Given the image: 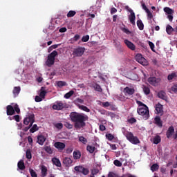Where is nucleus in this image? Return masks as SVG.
I'll return each instance as SVG.
<instances>
[{"instance_id":"1","label":"nucleus","mask_w":177,"mask_h":177,"mask_svg":"<svg viewBox=\"0 0 177 177\" xmlns=\"http://www.w3.org/2000/svg\"><path fill=\"white\" fill-rule=\"evenodd\" d=\"M70 118L73 122H74V127L76 129H82L86 126L85 122L88 121V115L84 113H80L77 112H72L70 114Z\"/></svg>"},{"instance_id":"2","label":"nucleus","mask_w":177,"mask_h":177,"mask_svg":"<svg viewBox=\"0 0 177 177\" xmlns=\"http://www.w3.org/2000/svg\"><path fill=\"white\" fill-rule=\"evenodd\" d=\"M136 103L138 105V108H137V113L141 115L144 120H148L150 116L149 107L138 100L136 101Z\"/></svg>"},{"instance_id":"3","label":"nucleus","mask_w":177,"mask_h":177,"mask_svg":"<svg viewBox=\"0 0 177 177\" xmlns=\"http://www.w3.org/2000/svg\"><path fill=\"white\" fill-rule=\"evenodd\" d=\"M58 56V52L57 50H53L52 53L48 55L47 59L45 62V65L50 68L55 64V58Z\"/></svg>"},{"instance_id":"4","label":"nucleus","mask_w":177,"mask_h":177,"mask_svg":"<svg viewBox=\"0 0 177 177\" xmlns=\"http://www.w3.org/2000/svg\"><path fill=\"white\" fill-rule=\"evenodd\" d=\"M127 138V140L133 145H139L140 140L137 136H134L133 133L127 131L124 133Z\"/></svg>"},{"instance_id":"5","label":"nucleus","mask_w":177,"mask_h":177,"mask_svg":"<svg viewBox=\"0 0 177 177\" xmlns=\"http://www.w3.org/2000/svg\"><path fill=\"white\" fill-rule=\"evenodd\" d=\"M85 53V48L82 46H78L73 50V56L74 57H81Z\"/></svg>"},{"instance_id":"6","label":"nucleus","mask_w":177,"mask_h":177,"mask_svg":"<svg viewBox=\"0 0 177 177\" xmlns=\"http://www.w3.org/2000/svg\"><path fill=\"white\" fill-rule=\"evenodd\" d=\"M35 117L33 113H29L26 115V118L24 119V124L32 127L33 123L35 122Z\"/></svg>"},{"instance_id":"7","label":"nucleus","mask_w":177,"mask_h":177,"mask_svg":"<svg viewBox=\"0 0 177 177\" xmlns=\"http://www.w3.org/2000/svg\"><path fill=\"white\" fill-rule=\"evenodd\" d=\"M74 170L76 172L82 174H83L84 176H88V174H89L88 169L84 167L82 165L75 166L74 167Z\"/></svg>"},{"instance_id":"8","label":"nucleus","mask_w":177,"mask_h":177,"mask_svg":"<svg viewBox=\"0 0 177 177\" xmlns=\"http://www.w3.org/2000/svg\"><path fill=\"white\" fill-rule=\"evenodd\" d=\"M136 61L138 62V64H141L142 66H147L148 62L147 59L142 57L141 54H137L136 55Z\"/></svg>"},{"instance_id":"9","label":"nucleus","mask_w":177,"mask_h":177,"mask_svg":"<svg viewBox=\"0 0 177 177\" xmlns=\"http://www.w3.org/2000/svg\"><path fill=\"white\" fill-rule=\"evenodd\" d=\"M147 82L151 86H158L159 83L161 82V79L157 78L156 77H149L147 79Z\"/></svg>"},{"instance_id":"10","label":"nucleus","mask_w":177,"mask_h":177,"mask_svg":"<svg viewBox=\"0 0 177 177\" xmlns=\"http://www.w3.org/2000/svg\"><path fill=\"white\" fill-rule=\"evenodd\" d=\"M135 88L131 87H125L123 90V93H124L125 96H131L135 94Z\"/></svg>"},{"instance_id":"11","label":"nucleus","mask_w":177,"mask_h":177,"mask_svg":"<svg viewBox=\"0 0 177 177\" xmlns=\"http://www.w3.org/2000/svg\"><path fill=\"white\" fill-rule=\"evenodd\" d=\"M73 162V160L68 157H65L63 158L62 164L64 165L66 167H70L72 166Z\"/></svg>"},{"instance_id":"12","label":"nucleus","mask_w":177,"mask_h":177,"mask_svg":"<svg viewBox=\"0 0 177 177\" xmlns=\"http://www.w3.org/2000/svg\"><path fill=\"white\" fill-rule=\"evenodd\" d=\"M65 108V104L62 102H57L53 106V109L54 110H63Z\"/></svg>"},{"instance_id":"13","label":"nucleus","mask_w":177,"mask_h":177,"mask_svg":"<svg viewBox=\"0 0 177 177\" xmlns=\"http://www.w3.org/2000/svg\"><path fill=\"white\" fill-rule=\"evenodd\" d=\"M128 10L130 12V15L129 16L130 23H131V24H133V26H135L136 25V21H135L136 15L132 9L129 8Z\"/></svg>"},{"instance_id":"14","label":"nucleus","mask_w":177,"mask_h":177,"mask_svg":"<svg viewBox=\"0 0 177 177\" xmlns=\"http://www.w3.org/2000/svg\"><path fill=\"white\" fill-rule=\"evenodd\" d=\"M124 44L128 47V48L130 49L131 51H135L136 50V46L134 45L133 43H132L129 40L125 39L124 40Z\"/></svg>"},{"instance_id":"15","label":"nucleus","mask_w":177,"mask_h":177,"mask_svg":"<svg viewBox=\"0 0 177 177\" xmlns=\"http://www.w3.org/2000/svg\"><path fill=\"white\" fill-rule=\"evenodd\" d=\"M156 113L160 115H163V106L160 104H158L156 105Z\"/></svg>"},{"instance_id":"16","label":"nucleus","mask_w":177,"mask_h":177,"mask_svg":"<svg viewBox=\"0 0 177 177\" xmlns=\"http://www.w3.org/2000/svg\"><path fill=\"white\" fill-rule=\"evenodd\" d=\"M174 132H175L174 127L173 126L169 127L166 132L167 138H171Z\"/></svg>"},{"instance_id":"17","label":"nucleus","mask_w":177,"mask_h":177,"mask_svg":"<svg viewBox=\"0 0 177 177\" xmlns=\"http://www.w3.org/2000/svg\"><path fill=\"white\" fill-rule=\"evenodd\" d=\"M6 109H7L6 113L8 115H13L15 114V111L12 106L11 105L7 106Z\"/></svg>"},{"instance_id":"18","label":"nucleus","mask_w":177,"mask_h":177,"mask_svg":"<svg viewBox=\"0 0 177 177\" xmlns=\"http://www.w3.org/2000/svg\"><path fill=\"white\" fill-rule=\"evenodd\" d=\"M41 177H46L48 175V169L45 165H41Z\"/></svg>"},{"instance_id":"19","label":"nucleus","mask_w":177,"mask_h":177,"mask_svg":"<svg viewBox=\"0 0 177 177\" xmlns=\"http://www.w3.org/2000/svg\"><path fill=\"white\" fill-rule=\"evenodd\" d=\"M46 140V138L43 135H40L37 136V143L40 145V146H43Z\"/></svg>"},{"instance_id":"20","label":"nucleus","mask_w":177,"mask_h":177,"mask_svg":"<svg viewBox=\"0 0 177 177\" xmlns=\"http://www.w3.org/2000/svg\"><path fill=\"white\" fill-rule=\"evenodd\" d=\"M54 147L56 149H59L60 150H63L66 147V145L64 142H56L54 144Z\"/></svg>"},{"instance_id":"21","label":"nucleus","mask_w":177,"mask_h":177,"mask_svg":"<svg viewBox=\"0 0 177 177\" xmlns=\"http://www.w3.org/2000/svg\"><path fill=\"white\" fill-rule=\"evenodd\" d=\"M154 123L158 126L160 128H162V126H163V124H162V121L161 120V118L159 116H156L155 118H154Z\"/></svg>"},{"instance_id":"22","label":"nucleus","mask_w":177,"mask_h":177,"mask_svg":"<svg viewBox=\"0 0 177 177\" xmlns=\"http://www.w3.org/2000/svg\"><path fill=\"white\" fill-rule=\"evenodd\" d=\"M52 162L54 165H55L57 167H62V162L60 160L57 158H52Z\"/></svg>"},{"instance_id":"23","label":"nucleus","mask_w":177,"mask_h":177,"mask_svg":"<svg viewBox=\"0 0 177 177\" xmlns=\"http://www.w3.org/2000/svg\"><path fill=\"white\" fill-rule=\"evenodd\" d=\"M47 94V91H46V88L45 87H41L40 88V93L39 94V96L42 98L44 99L46 95Z\"/></svg>"},{"instance_id":"24","label":"nucleus","mask_w":177,"mask_h":177,"mask_svg":"<svg viewBox=\"0 0 177 177\" xmlns=\"http://www.w3.org/2000/svg\"><path fill=\"white\" fill-rule=\"evenodd\" d=\"M166 32L168 35H171L173 32H176V29L174 28L171 26L167 25L166 27Z\"/></svg>"},{"instance_id":"25","label":"nucleus","mask_w":177,"mask_h":177,"mask_svg":"<svg viewBox=\"0 0 177 177\" xmlns=\"http://www.w3.org/2000/svg\"><path fill=\"white\" fill-rule=\"evenodd\" d=\"M18 169L24 171L26 169V165L24 164V160H21L17 165Z\"/></svg>"},{"instance_id":"26","label":"nucleus","mask_w":177,"mask_h":177,"mask_svg":"<svg viewBox=\"0 0 177 177\" xmlns=\"http://www.w3.org/2000/svg\"><path fill=\"white\" fill-rule=\"evenodd\" d=\"M56 84L59 88H62L63 86H68L67 82L66 81L62 80L57 81Z\"/></svg>"},{"instance_id":"27","label":"nucleus","mask_w":177,"mask_h":177,"mask_svg":"<svg viewBox=\"0 0 177 177\" xmlns=\"http://www.w3.org/2000/svg\"><path fill=\"white\" fill-rule=\"evenodd\" d=\"M158 97L163 100H167V94L165 91H159V93H158Z\"/></svg>"},{"instance_id":"28","label":"nucleus","mask_w":177,"mask_h":177,"mask_svg":"<svg viewBox=\"0 0 177 177\" xmlns=\"http://www.w3.org/2000/svg\"><path fill=\"white\" fill-rule=\"evenodd\" d=\"M73 158L75 160H80L81 158V152L80 151H73Z\"/></svg>"},{"instance_id":"29","label":"nucleus","mask_w":177,"mask_h":177,"mask_svg":"<svg viewBox=\"0 0 177 177\" xmlns=\"http://www.w3.org/2000/svg\"><path fill=\"white\" fill-rule=\"evenodd\" d=\"M164 12L167 14V15H174V10H172L171 8H168V7H165L164 8Z\"/></svg>"},{"instance_id":"30","label":"nucleus","mask_w":177,"mask_h":177,"mask_svg":"<svg viewBox=\"0 0 177 177\" xmlns=\"http://www.w3.org/2000/svg\"><path fill=\"white\" fill-rule=\"evenodd\" d=\"M142 91H143L144 93L147 95H149L151 93V90H150L149 87H147V86H146V85H142Z\"/></svg>"},{"instance_id":"31","label":"nucleus","mask_w":177,"mask_h":177,"mask_svg":"<svg viewBox=\"0 0 177 177\" xmlns=\"http://www.w3.org/2000/svg\"><path fill=\"white\" fill-rule=\"evenodd\" d=\"M75 94V91L73 90H71L68 93H66L64 95V98L70 99Z\"/></svg>"},{"instance_id":"32","label":"nucleus","mask_w":177,"mask_h":177,"mask_svg":"<svg viewBox=\"0 0 177 177\" xmlns=\"http://www.w3.org/2000/svg\"><path fill=\"white\" fill-rule=\"evenodd\" d=\"M20 91H21V87L19 86L15 87L13 90L14 97H16L19 94Z\"/></svg>"},{"instance_id":"33","label":"nucleus","mask_w":177,"mask_h":177,"mask_svg":"<svg viewBox=\"0 0 177 177\" xmlns=\"http://www.w3.org/2000/svg\"><path fill=\"white\" fill-rule=\"evenodd\" d=\"M161 142V137L158 135L156 136L153 138V144L154 145H158Z\"/></svg>"},{"instance_id":"34","label":"nucleus","mask_w":177,"mask_h":177,"mask_svg":"<svg viewBox=\"0 0 177 177\" xmlns=\"http://www.w3.org/2000/svg\"><path fill=\"white\" fill-rule=\"evenodd\" d=\"M44 150L46 151V152L50 155L53 153V151L50 146H46L44 147Z\"/></svg>"},{"instance_id":"35","label":"nucleus","mask_w":177,"mask_h":177,"mask_svg":"<svg viewBox=\"0 0 177 177\" xmlns=\"http://www.w3.org/2000/svg\"><path fill=\"white\" fill-rule=\"evenodd\" d=\"M159 169V165L157 163H154L151 166V171L154 172Z\"/></svg>"},{"instance_id":"36","label":"nucleus","mask_w":177,"mask_h":177,"mask_svg":"<svg viewBox=\"0 0 177 177\" xmlns=\"http://www.w3.org/2000/svg\"><path fill=\"white\" fill-rule=\"evenodd\" d=\"M95 147L94 146L88 145L86 147V150L88 152H89L91 154L93 153L95 151Z\"/></svg>"},{"instance_id":"37","label":"nucleus","mask_w":177,"mask_h":177,"mask_svg":"<svg viewBox=\"0 0 177 177\" xmlns=\"http://www.w3.org/2000/svg\"><path fill=\"white\" fill-rule=\"evenodd\" d=\"M137 26H138V29L140 30L144 29V24L142 23V20H137Z\"/></svg>"},{"instance_id":"38","label":"nucleus","mask_w":177,"mask_h":177,"mask_svg":"<svg viewBox=\"0 0 177 177\" xmlns=\"http://www.w3.org/2000/svg\"><path fill=\"white\" fill-rule=\"evenodd\" d=\"M77 14L76 11H73V10H70L68 14H67V17L68 18H71V17H73L74 16H75Z\"/></svg>"},{"instance_id":"39","label":"nucleus","mask_w":177,"mask_h":177,"mask_svg":"<svg viewBox=\"0 0 177 177\" xmlns=\"http://www.w3.org/2000/svg\"><path fill=\"white\" fill-rule=\"evenodd\" d=\"M79 142H81L83 145H86V143H88V140H86L84 136H80L79 137Z\"/></svg>"},{"instance_id":"40","label":"nucleus","mask_w":177,"mask_h":177,"mask_svg":"<svg viewBox=\"0 0 177 177\" xmlns=\"http://www.w3.org/2000/svg\"><path fill=\"white\" fill-rule=\"evenodd\" d=\"M26 159L28 160L32 159V153H31V150L30 149H26Z\"/></svg>"},{"instance_id":"41","label":"nucleus","mask_w":177,"mask_h":177,"mask_svg":"<svg viewBox=\"0 0 177 177\" xmlns=\"http://www.w3.org/2000/svg\"><path fill=\"white\" fill-rule=\"evenodd\" d=\"M29 173L30 174V176L32 177H37V174L33 169H29Z\"/></svg>"},{"instance_id":"42","label":"nucleus","mask_w":177,"mask_h":177,"mask_svg":"<svg viewBox=\"0 0 177 177\" xmlns=\"http://www.w3.org/2000/svg\"><path fill=\"white\" fill-rule=\"evenodd\" d=\"M148 44H149V46L150 47V49L151 50V51L155 53L156 50L154 49L155 48L154 44L150 41H148Z\"/></svg>"},{"instance_id":"43","label":"nucleus","mask_w":177,"mask_h":177,"mask_svg":"<svg viewBox=\"0 0 177 177\" xmlns=\"http://www.w3.org/2000/svg\"><path fill=\"white\" fill-rule=\"evenodd\" d=\"M176 77V74L175 73H172L168 75L167 80L169 81H171V80H174V78Z\"/></svg>"},{"instance_id":"44","label":"nucleus","mask_w":177,"mask_h":177,"mask_svg":"<svg viewBox=\"0 0 177 177\" xmlns=\"http://www.w3.org/2000/svg\"><path fill=\"white\" fill-rule=\"evenodd\" d=\"M80 38L81 36L77 34L71 39V41H73V42H77V41H78V39H80Z\"/></svg>"},{"instance_id":"45","label":"nucleus","mask_w":177,"mask_h":177,"mask_svg":"<svg viewBox=\"0 0 177 177\" xmlns=\"http://www.w3.org/2000/svg\"><path fill=\"white\" fill-rule=\"evenodd\" d=\"M79 109H81V110H83L85 112H90V110L88 109V107L84 106V105H81V106H79Z\"/></svg>"},{"instance_id":"46","label":"nucleus","mask_w":177,"mask_h":177,"mask_svg":"<svg viewBox=\"0 0 177 177\" xmlns=\"http://www.w3.org/2000/svg\"><path fill=\"white\" fill-rule=\"evenodd\" d=\"M94 88L97 92H102V88H101L100 84H95V85L94 86Z\"/></svg>"},{"instance_id":"47","label":"nucleus","mask_w":177,"mask_h":177,"mask_svg":"<svg viewBox=\"0 0 177 177\" xmlns=\"http://www.w3.org/2000/svg\"><path fill=\"white\" fill-rule=\"evenodd\" d=\"M106 138L108 139V140L111 141L114 139V136L111 133L106 134Z\"/></svg>"},{"instance_id":"48","label":"nucleus","mask_w":177,"mask_h":177,"mask_svg":"<svg viewBox=\"0 0 177 177\" xmlns=\"http://www.w3.org/2000/svg\"><path fill=\"white\" fill-rule=\"evenodd\" d=\"M64 127H66V128L71 129L73 128V125L71 124V123H69L68 122H66L64 124Z\"/></svg>"},{"instance_id":"49","label":"nucleus","mask_w":177,"mask_h":177,"mask_svg":"<svg viewBox=\"0 0 177 177\" xmlns=\"http://www.w3.org/2000/svg\"><path fill=\"white\" fill-rule=\"evenodd\" d=\"M113 164L118 167H120L122 165V162L118 160H115Z\"/></svg>"},{"instance_id":"50","label":"nucleus","mask_w":177,"mask_h":177,"mask_svg":"<svg viewBox=\"0 0 177 177\" xmlns=\"http://www.w3.org/2000/svg\"><path fill=\"white\" fill-rule=\"evenodd\" d=\"M120 28L124 32L127 33L128 35H129V34H131V32L125 27H121Z\"/></svg>"},{"instance_id":"51","label":"nucleus","mask_w":177,"mask_h":177,"mask_svg":"<svg viewBox=\"0 0 177 177\" xmlns=\"http://www.w3.org/2000/svg\"><path fill=\"white\" fill-rule=\"evenodd\" d=\"M37 130H38L37 125L33 124V127H32V128L30 129V130H29V131H30V133H34Z\"/></svg>"},{"instance_id":"52","label":"nucleus","mask_w":177,"mask_h":177,"mask_svg":"<svg viewBox=\"0 0 177 177\" xmlns=\"http://www.w3.org/2000/svg\"><path fill=\"white\" fill-rule=\"evenodd\" d=\"M118 100L122 102H125L127 100V98L125 95H122V94H120L118 96Z\"/></svg>"},{"instance_id":"53","label":"nucleus","mask_w":177,"mask_h":177,"mask_svg":"<svg viewBox=\"0 0 177 177\" xmlns=\"http://www.w3.org/2000/svg\"><path fill=\"white\" fill-rule=\"evenodd\" d=\"M171 91L177 94V84H174L172 87H171Z\"/></svg>"},{"instance_id":"54","label":"nucleus","mask_w":177,"mask_h":177,"mask_svg":"<svg viewBox=\"0 0 177 177\" xmlns=\"http://www.w3.org/2000/svg\"><path fill=\"white\" fill-rule=\"evenodd\" d=\"M89 39V35H86V36H83L82 38V42H88Z\"/></svg>"},{"instance_id":"55","label":"nucleus","mask_w":177,"mask_h":177,"mask_svg":"<svg viewBox=\"0 0 177 177\" xmlns=\"http://www.w3.org/2000/svg\"><path fill=\"white\" fill-rule=\"evenodd\" d=\"M55 127L58 129H62L64 127V124L62 123H57L55 124Z\"/></svg>"},{"instance_id":"56","label":"nucleus","mask_w":177,"mask_h":177,"mask_svg":"<svg viewBox=\"0 0 177 177\" xmlns=\"http://www.w3.org/2000/svg\"><path fill=\"white\" fill-rule=\"evenodd\" d=\"M42 97H40V95H36L35 97V101L36 102H40L42 101Z\"/></svg>"},{"instance_id":"57","label":"nucleus","mask_w":177,"mask_h":177,"mask_svg":"<svg viewBox=\"0 0 177 177\" xmlns=\"http://www.w3.org/2000/svg\"><path fill=\"white\" fill-rule=\"evenodd\" d=\"M99 172H100V171H99L98 169H93L91 171V174H92L93 176H95V175H97Z\"/></svg>"},{"instance_id":"58","label":"nucleus","mask_w":177,"mask_h":177,"mask_svg":"<svg viewBox=\"0 0 177 177\" xmlns=\"http://www.w3.org/2000/svg\"><path fill=\"white\" fill-rule=\"evenodd\" d=\"M13 108H14L15 112L16 111L18 114L20 113L21 111H20V109H19V107L17 104H16L15 106V107H13Z\"/></svg>"},{"instance_id":"59","label":"nucleus","mask_w":177,"mask_h":177,"mask_svg":"<svg viewBox=\"0 0 177 177\" xmlns=\"http://www.w3.org/2000/svg\"><path fill=\"white\" fill-rule=\"evenodd\" d=\"M12 119L15 120L17 122H20V116L19 115H15Z\"/></svg>"},{"instance_id":"60","label":"nucleus","mask_w":177,"mask_h":177,"mask_svg":"<svg viewBox=\"0 0 177 177\" xmlns=\"http://www.w3.org/2000/svg\"><path fill=\"white\" fill-rule=\"evenodd\" d=\"M128 122L130 123V124H133L135 122H136V119L134 118H130Z\"/></svg>"},{"instance_id":"61","label":"nucleus","mask_w":177,"mask_h":177,"mask_svg":"<svg viewBox=\"0 0 177 177\" xmlns=\"http://www.w3.org/2000/svg\"><path fill=\"white\" fill-rule=\"evenodd\" d=\"M32 138L31 136H28V142H29V145H32Z\"/></svg>"},{"instance_id":"62","label":"nucleus","mask_w":177,"mask_h":177,"mask_svg":"<svg viewBox=\"0 0 177 177\" xmlns=\"http://www.w3.org/2000/svg\"><path fill=\"white\" fill-rule=\"evenodd\" d=\"M111 103H109V102H104L102 103V105L104 107H109L111 106Z\"/></svg>"},{"instance_id":"63","label":"nucleus","mask_w":177,"mask_h":177,"mask_svg":"<svg viewBox=\"0 0 177 177\" xmlns=\"http://www.w3.org/2000/svg\"><path fill=\"white\" fill-rule=\"evenodd\" d=\"M100 130L102 131H105V130H106L105 126L103 125V124H100Z\"/></svg>"},{"instance_id":"64","label":"nucleus","mask_w":177,"mask_h":177,"mask_svg":"<svg viewBox=\"0 0 177 177\" xmlns=\"http://www.w3.org/2000/svg\"><path fill=\"white\" fill-rule=\"evenodd\" d=\"M117 9L115 8H112L111 10V14L113 15L114 13H116L117 12Z\"/></svg>"}]
</instances>
